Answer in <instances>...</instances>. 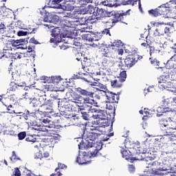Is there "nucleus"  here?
Instances as JSON below:
<instances>
[{
  "label": "nucleus",
  "instance_id": "obj_52",
  "mask_svg": "<svg viewBox=\"0 0 176 176\" xmlns=\"http://www.w3.org/2000/svg\"><path fill=\"white\" fill-rule=\"evenodd\" d=\"M14 176H21V172H20V169L19 168H14Z\"/></svg>",
  "mask_w": 176,
  "mask_h": 176
},
{
  "label": "nucleus",
  "instance_id": "obj_49",
  "mask_svg": "<svg viewBox=\"0 0 176 176\" xmlns=\"http://www.w3.org/2000/svg\"><path fill=\"white\" fill-rule=\"evenodd\" d=\"M23 56L19 54V53H16V54H13L12 56V58H13L14 60H17V58H22Z\"/></svg>",
  "mask_w": 176,
  "mask_h": 176
},
{
  "label": "nucleus",
  "instance_id": "obj_3",
  "mask_svg": "<svg viewBox=\"0 0 176 176\" xmlns=\"http://www.w3.org/2000/svg\"><path fill=\"white\" fill-rule=\"evenodd\" d=\"M170 6L168 3L166 4H162L155 10H148V13L153 17H157V16H166L168 19H175V17L171 16V12H170Z\"/></svg>",
  "mask_w": 176,
  "mask_h": 176
},
{
  "label": "nucleus",
  "instance_id": "obj_48",
  "mask_svg": "<svg viewBox=\"0 0 176 176\" xmlns=\"http://www.w3.org/2000/svg\"><path fill=\"white\" fill-rule=\"evenodd\" d=\"M50 83H58V78L57 76H52Z\"/></svg>",
  "mask_w": 176,
  "mask_h": 176
},
{
  "label": "nucleus",
  "instance_id": "obj_60",
  "mask_svg": "<svg viewBox=\"0 0 176 176\" xmlns=\"http://www.w3.org/2000/svg\"><path fill=\"white\" fill-rule=\"evenodd\" d=\"M34 49H35V45H28V51H29V52H35V51L34 50Z\"/></svg>",
  "mask_w": 176,
  "mask_h": 176
},
{
  "label": "nucleus",
  "instance_id": "obj_27",
  "mask_svg": "<svg viewBox=\"0 0 176 176\" xmlns=\"http://www.w3.org/2000/svg\"><path fill=\"white\" fill-rule=\"evenodd\" d=\"M24 98H25V100H29L30 101V104L33 105V107H36V106L35 104V98H32V96H30L28 93H27V92L25 93Z\"/></svg>",
  "mask_w": 176,
  "mask_h": 176
},
{
  "label": "nucleus",
  "instance_id": "obj_26",
  "mask_svg": "<svg viewBox=\"0 0 176 176\" xmlns=\"http://www.w3.org/2000/svg\"><path fill=\"white\" fill-rule=\"evenodd\" d=\"M162 171H166L163 168H159L158 169L153 170V174L154 175H167V173H162Z\"/></svg>",
  "mask_w": 176,
  "mask_h": 176
},
{
  "label": "nucleus",
  "instance_id": "obj_51",
  "mask_svg": "<svg viewBox=\"0 0 176 176\" xmlns=\"http://www.w3.org/2000/svg\"><path fill=\"white\" fill-rule=\"evenodd\" d=\"M169 129H171L172 130H176V122L175 121H170V126H169Z\"/></svg>",
  "mask_w": 176,
  "mask_h": 176
},
{
  "label": "nucleus",
  "instance_id": "obj_25",
  "mask_svg": "<svg viewBox=\"0 0 176 176\" xmlns=\"http://www.w3.org/2000/svg\"><path fill=\"white\" fill-rule=\"evenodd\" d=\"M23 57L32 58L33 61H35V51H27L25 53H23Z\"/></svg>",
  "mask_w": 176,
  "mask_h": 176
},
{
  "label": "nucleus",
  "instance_id": "obj_36",
  "mask_svg": "<svg viewBox=\"0 0 176 176\" xmlns=\"http://www.w3.org/2000/svg\"><path fill=\"white\" fill-rule=\"evenodd\" d=\"M51 35L54 38H58V35H60V29H58V28L54 29Z\"/></svg>",
  "mask_w": 176,
  "mask_h": 176
},
{
  "label": "nucleus",
  "instance_id": "obj_42",
  "mask_svg": "<svg viewBox=\"0 0 176 176\" xmlns=\"http://www.w3.org/2000/svg\"><path fill=\"white\" fill-rule=\"evenodd\" d=\"M25 141L28 142H36V138H34V135H29L25 138Z\"/></svg>",
  "mask_w": 176,
  "mask_h": 176
},
{
  "label": "nucleus",
  "instance_id": "obj_47",
  "mask_svg": "<svg viewBox=\"0 0 176 176\" xmlns=\"http://www.w3.org/2000/svg\"><path fill=\"white\" fill-rule=\"evenodd\" d=\"M109 30H111V28H106L104 30H102L100 34H102V36L106 34L109 35V36H111V32H109Z\"/></svg>",
  "mask_w": 176,
  "mask_h": 176
},
{
  "label": "nucleus",
  "instance_id": "obj_54",
  "mask_svg": "<svg viewBox=\"0 0 176 176\" xmlns=\"http://www.w3.org/2000/svg\"><path fill=\"white\" fill-rule=\"evenodd\" d=\"M30 43H34V45H39V42H38V41L35 40L34 37H32L30 38V40L29 41Z\"/></svg>",
  "mask_w": 176,
  "mask_h": 176
},
{
  "label": "nucleus",
  "instance_id": "obj_56",
  "mask_svg": "<svg viewBox=\"0 0 176 176\" xmlns=\"http://www.w3.org/2000/svg\"><path fill=\"white\" fill-rule=\"evenodd\" d=\"M91 105H93L94 107H98V102H97L94 99H91L90 103Z\"/></svg>",
  "mask_w": 176,
  "mask_h": 176
},
{
  "label": "nucleus",
  "instance_id": "obj_28",
  "mask_svg": "<svg viewBox=\"0 0 176 176\" xmlns=\"http://www.w3.org/2000/svg\"><path fill=\"white\" fill-rule=\"evenodd\" d=\"M102 3L104 6H108L109 8H118V6H120V3L112 4V3H109L107 1H102Z\"/></svg>",
  "mask_w": 176,
  "mask_h": 176
},
{
  "label": "nucleus",
  "instance_id": "obj_13",
  "mask_svg": "<svg viewBox=\"0 0 176 176\" xmlns=\"http://www.w3.org/2000/svg\"><path fill=\"white\" fill-rule=\"evenodd\" d=\"M98 49L102 57H109L108 54H109V49L108 48V45L104 43H98Z\"/></svg>",
  "mask_w": 176,
  "mask_h": 176
},
{
  "label": "nucleus",
  "instance_id": "obj_7",
  "mask_svg": "<svg viewBox=\"0 0 176 176\" xmlns=\"http://www.w3.org/2000/svg\"><path fill=\"white\" fill-rule=\"evenodd\" d=\"M97 114L93 116L94 119H99V120H106V119H112L111 112L104 110H96Z\"/></svg>",
  "mask_w": 176,
  "mask_h": 176
},
{
  "label": "nucleus",
  "instance_id": "obj_23",
  "mask_svg": "<svg viewBox=\"0 0 176 176\" xmlns=\"http://www.w3.org/2000/svg\"><path fill=\"white\" fill-rule=\"evenodd\" d=\"M157 82L158 87H160V89H163L162 85H164V83L167 82V78L165 76H161L157 78Z\"/></svg>",
  "mask_w": 176,
  "mask_h": 176
},
{
  "label": "nucleus",
  "instance_id": "obj_50",
  "mask_svg": "<svg viewBox=\"0 0 176 176\" xmlns=\"http://www.w3.org/2000/svg\"><path fill=\"white\" fill-rule=\"evenodd\" d=\"M128 168H129V173H133L135 171V166H134V165L133 164L129 165Z\"/></svg>",
  "mask_w": 176,
  "mask_h": 176
},
{
  "label": "nucleus",
  "instance_id": "obj_4",
  "mask_svg": "<svg viewBox=\"0 0 176 176\" xmlns=\"http://www.w3.org/2000/svg\"><path fill=\"white\" fill-rule=\"evenodd\" d=\"M41 16H43V21L45 23H50V24H44L45 27H48V28H53L54 27L52 24H57L60 21V17L56 14H52L49 12L47 10L43 8L42 11L40 12Z\"/></svg>",
  "mask_w": 176,
  "mask_h": 176
},
{
  "label": "nucleus",
  "instance_id": "obj_12",
  "mask_svg": "<svg viewBox=\"0 0 176 176\" xmlns=\"http://www.w3.org/2000/svg\"><path fill=\"white\" fill-rule=\"evenodd\" d=\"M157 117L160 118L161 116H163V115H167V113H170V112H173V110L170 109L169 107H159L157 108Z\"/></svg>",
  "mask_w": 176,
  "mask_h": 176
},
{
  "label": "nucleus",
  "instance_id": "obj_22",
  "mask_svg": "<svg viewBox=\"0 0 176 176\" xmlns=\"http://www.w3.org/2000/svg\"><path fill=\"white\" fill-rule=\"evenodd\" d=\"M122 157H126V160H128V162H134V160H137V157H128L129 156V151H127L126 150H124L122 151H121Z\"/></svg>",
  "mask_w": 176,
  "mask_h": 176
},
{
  "label": "nucleus",
  "instance_id": "obj_20",
  "mask_svg": "<svg viewBox=\"0 0 176 176\" xmlns=\"http://www.w3.org/2000/svg\"><path fill=\"white\" fill-rule=\"evenodd\" d=\"M100 123H101V127H108L110 126L111 123L110 131H112V129H113L112 126L113 124V122H112V118L111 119L107 118L106 120H103V122H101Z\"/></svg>",
  "mask_w": 176,
  "mask_h": 176
},
{
  "label": "nucleus",
  "instance_id": "obj_19",
  "mask_svg": "<svg viewBox=\"0 0 176 176\" xmlns=\"http://www.w3.org/2000/svg\"><path fill=\"white\" fill-rule=\"evenodd\" d=\"M96 9H97V7H94L91 5H89L87 8H85L84 9V10L85 12V13H87V14H94V16H95Z\"/></svg>",
  "mask_w": 176,
  "mask_h": 176
},
{
  "label": "nucleus",
  "instance_id": "obj_24",
  "mask_svg": "<svg viewBox=\"0 0 176 176\" xmlns=\"http://www.w3.org/2000/svg\"><path fill=\"white\" fill-rule=\"evenodd\" d=\"M162 89H166V90H168L169 91H173V89H171L173 87H174V84L170 81H166L164 85H162Z\"/></svg>",
  "mask_w": 176,
  "mask_h": 176
},
{
  "label": "nucleus",
  "instance_id": "obj_10",
  "mask_svg": "<svg viewBox=\"0 0 176 176\" xmlns=\"http://www.w3.org/2000/svg\"><path fill=\"white\" fill-rule=\"evenodd\" d=\"M137 58H138V54H129L128 57L124 59L125 67H126V68H131V67L137 63Z\"/></svg>",
  "mask_w": 176,
  "mask_h": 176
},
{
  "label": "nucleus",
  "instance_id": "obj_41",
  "mask_svg": "<svg viewBox=\"0 0 176 176\" xmlns=\"http://www.w3.org/2000/svg\"><path fill=\"white\" fill-rule=\"evenodd\" d=\"M175 56L176 55H174L169 60H167L166 67H167L168 69L171 68V66H168V65H173V60H175Z\"/></svg>",
  "mask_w": 176,
  "mask_h": 176
},
{
  "label": "nucleus",
  "instance_id": "obj_43",
  "mask_svg": "<svg viewBox=\"0 0 176 176\" xmlns=\"http://www.w3.org/2000/svg\"><path fill=\"white\" fill-rule=\"evenodd\" d=\"M10 160L12 162H16V160H20V157H17V155H16L15 151H12V155L10 157Z\"/></svg>",
  "mask_w": 176,
  "mask_h": 176
},
{
  "label": "nucleus",
  "instance_id": "obj_17",
  "mask_svg": "<svg viewBox=\"0 0 176 176\" xmlns=\"http://www.w3.org/2000/svg\"><path fill=\"white\" fill-rule=\"evenodd\" d=\"M93 146H94L95 151L92 153H91V155L93 157H96L97 156V153H98V151H101L102 149V142H98V143H93Z\"/></svg>",
  "mask_w": 176,
  "mask_h": 176
},
{
  "label": "nucleus",
  "instance_id": "obj_35",
  "mask_svg": "<svg viewBox=\"0 0 176 176\" xmlns=\"http://www.w3.org/2000/svg\"><path fill=\"white\" fill-rule=\"evenodd\" d=\"M89 112L90 111H84V112L80 113H81L82 119H83L84 120H89V119H90V115H89Z\"/></svg>",
  "mask_w": 176,
  "mask_h": 176
},
{
  "label": "nucleus",
  "instance_id": "obj_64",
  "mask_svg": "<svg viewBox=\"0 0 176 176\" xmlns=\"http://www.w3.org/2000/svg\"><path fill=\"white\" fill-rule=\"evenodd\" d=\"M118 82H119L120 83H123V82L126 81V78H123V77H119L118 80H117Z\"/></svg>",
  "mask_w": 176,
  "mask_h": 176
},
{
  "label": "nucleus",
  "instance_id": "obj_16",
  "mask_svg": "<svg viewBox=\"0 0 176 176\" xmlns=\"http://www.w3.org/2000/svg\"><path fill=\"white\" fill-rule=\"evenodd\" d=\"M19 113L22 115L25 120H28L31 119V118H35L36 116L35 112L30 111V110H25L23 113L21 112Z\"/></svg>",
  "mask_w": 176,
  "mask_h": 176
},
{
  "label": "nucleus",
  "instance_id": "obj_63",
  "mask_svg": "<svg viewBox=\"0 0 176 176\" xmlns=\"http://www.w3.org/2000/svg\"><path fill=\"white\" fill-rule=\"evenodd\" d=\"M119 43H122L121 41H118L117 43L114 42L111 46H116L117 47H119V46H120V44Z\"/></svg>",
  "mask_w": 176,
  "mask_h": 176
},
{
  "label": "nucleus",
  "instance_id": "obj_44",
  "mask_svg": "<svg viewBox=\"0 0 176 176\" xmlns=\"http://www.w3.org/2000/svg\"><path fill=\"white\" fill-rule=\"evenodd\" d=\"M60 168L61 170H64V168H67V166L64 164L58 163V168H56L55 169L56 173H57V171H58V170H60Z\"/></svg>",
  "mask_w": 176,
  "mask_h": 176
},
{
  "label": "nucleus",
  "instance_id": "obj_58",
  "mask_svg": "<svg viewBox=\"0 0 176 176\" xmlns=\"http://www.w3.org/2000/svg\"><path fill=\"white\" fill-rule=\"evenodd\" d=\"M32 130H35L36 131H41V125L35 126L32 127Z\"/></svg>",
  "mask_w": 176,
  "mask_h": 176
},
{
  "label": "nucleus",
  "instance_id": "obj_2",
  "mask_svg": "<svg viewBox=\"0 0 176 176\" xmlns=\"http://www.w3.org/2000/svg\"><path fill=\"white\" fill-rule=\"evenodd\" d=\"M101 135L100 133L97 132H84L82 137L85 141L82 140L78 144L79 149H87L88 148H93V143L98 137Z\"/></svg>",
  "mask_w": 176,
  "mask_h": 176
},
{
  "label": "nucleus",
  "instance_id": "obj_30",
  "mask_svg": "<svg viewBox=\"0 0 176 176\" xmlns=\"http://www.w3.org/2000/svg\"><path fill=\"white\" fill-rule=\"evenodd\" d=\"M92 36H93L94 42H96L97 41H100V39L102 38V33L101 32L92 33Z\"/></svg>",
  "mask_w": 176,
  "mask_h": 176
},
{
  "label": "nucleus",
  "instance_id": "obj_32",
  "mask_svg": "<svg viewBox=\"0 0 176 176\" xmlns=\"http://www.w3.org/2000/svg\"><path fill=\"white\" fill-rule=\"evenodd\" d=\"M35 28H33L32 32H24L23 30H19L17 32V35L18 36H25L26 35H28L30 34H32V32H34V31H35Z\"/></svg>",
  "mask_w": 176,
  "mask_h": 176
},
{
  "label": "nucleus",
  "instance_id": "obj_11",
  "mask_svg": "<svg viewBox=\"0 0 176 176\" xmlns=\"http://www.w3.org/2000/svg\"><path fill=\"white\" fill-rule=\"evenodd\" d=\"M103 96L106 97V102H111V104H118L119 100L116 98V94L110 91H103Z\"/></svg>",
  "mask_w": 176,
  "mask_h": 176
},
{
  "label": "nucleus",
  "instance_id": "obj_59",
  "mask_svg": "<svg viewBox=\"0 0 176 176\" xmlns=\"http://www.w3.org/2000/svg\"><path fill=\"white\" fill-rule=\"evenodd\" d=\"M83 100V104H86L87 105H89V104H90L91 99L89 98H85Z\"/></svg>",
  "mask_w": 176,
  "mask_h": 176
},
{
  "label": "nucleus",
  "instance_id": "obj_15",
  "mask_svg": "<svg viewBox=\"0 0 176 176\" xmlns=\"http://www.w3.org/2000/svg\"><path fill=\"white\" fill-rule=\"evenodd\" d=\"M30 39V37H27L25 38H21L18 40H12V44L14 47H17L19 45H27L28 43V40Z\"/></svg>",
  "mask_w": 176,
  "mask_h": 176
},
{
  "label": "nucleus",
  "instance_id": "obj_53",
  "mask_svg": "<svg viewBox=\"0 0 176 176\" xmlns=\"http://www.w3.org/2000/svg\"><path fill=\"white\" fill-rule=\"evenodd\" d=\"M16 49H21L22 50H25V49H27L28 47L25 45L23 44H19V45H17Z\"/></svg>",
  "mask_w": 176,
  "mask_h": 176
},
{
  "label": "nucleus",
  "instance_id": "obj_18",
  "mask_svg": "<svg viewBox=\"0 0 176 176\" xmlns=\"http://www.w3.org/2000/svg\"><path fill=\"white\" fill-rule=\"evenodd\" d=\"M39 100L41 101H44L43 103L41 105V107H43V106H45V107H52L53 105V102L54 100H47L46 99V96H42L39 98Z\"/></svg>",
  "mask_w": 176,
  "mask_h": 176
},
{
  "label": "nucleus",
  "instance_id": "obj_5",
  "mask_svg": "<svg viewBox=\"0 0 176 176\" xmlns=\"http://www.w3.org/2000/svg\"><path fill=\"white\" fill-rule=\"evenodd\" d=\"M58 107L59 108V112L62 116H64L65 118L67 115L71 113L72 112V108H74V106L72 104H69L68 102H58Z\"/></svg>",
  "mask_w": 176,
  "mask_h": 176
},
{
  "label": "nucleus",
  "instance_id": "obj_40",
  "mask_svg": "<svg viewBox=\"0 0 176 176\" xmlns=\"http://www.w3.org/2000/svg\"><path fill=\"white\" fill-rule=\"evenodd\" d=\"M138 2V0H129L125 3H123L122 5H132V6H134V5H137Z\"/></svg>",
  "mask_w": 176,
  "mask_h": 176
},
{
  "label": "nucleus",
  "instance_id": "obj_45",
  "mask_svg": "<svg viewBox=\"0 0 176 176\" xmlns=\"http://www.w3.org/2000/svg\"><path fill=\"white\" fill-rule=\"evenodd\" d=\"M16 89H17V85L14 82H12L10 84V87L8 88L10 91H15Z\"/></svg>",
  "mask_w": 176,
  "mask_h": 176
},
{
  "label": "nucleus",
  "instance_id": "obj_31",
  "mask_svg": "<svg viewBox=\"0 0 176 176\" xmlns=\"http://www.w3.org/2000/svg\"><path fill=\"white\" fill-rule=\"evenodd\" d=\"M91 19H92L91 18H87L85 16H82L79 19L81 25H86V24H87V23H89V21H90V20Z\"/></svg>",
  "mask_w": 176,
  "mask_h": 176
},
{
  "label": "nucleus",
  "instance_id": "obj_39",
  "mask_svg": "<svg viewBox=\"0 0 176 176\" xmlns=\"http://www.w3.org/2000/svg\"><path fill=\"white\" fill-rule=\"evenodd\" d=\"M25 137H27V133L25 131L20 132L18 133V140H19V141L24 140Z\"/></svg>",
  "mask_w": 176,
  "mask_h": 176
},
{
  "label": "nucleus",
  "instance_id": "obj_37",
  "mask_svg": "<svg viewBox=\"0 0 176 176\" xmlns=\"http://www.w3.org/2000/svg\"><path fill=\"white\" fill-rule=\"evenodd\" d=\"M111 86L112 87L120 88L122 87V83H120L118 80H114L113 81H111Z\"/></svg>",
  "mask_w": 176,
  "mask_h": 176
},
{
  "label": "nucleus",
  "instance_id": "obj_9",
  "mask_svg": "<svg viewBox=\"0 0 176 176\" xmlns=\"http://www.w3.org/2000/svg\"><path fill=\"white\" fill-rule=\"evenodd\" d=\"M89 157H91V156H89L87 153L82 152V154H80V151H79V154L77 157L76 162L78 163V164H89L91 162L88 160Z\"/></svg>",
  "mask_w": 176,
  "mask_h": 176
},
{
  "label": "nucleus",
  "instance_id": "obj_57",
  "mask_svg": "<svg viewBox=\"0 0 176 176\" xmlns=\"http://www.w3.org/2000/svg\"><path fill=\"white\" fill-rule=\"evenodd\" d=\"M151 64H153V65H157V67H159L160 62L158 61L157 59H154L153 60H151Z\"/></svg>",
  "mask_w": 176,
  "mask_h": 176
},
{
  "label": "nucleus",
  "instance_id": "obj_46",
  "mask_svg": "<svg viewBox=\"0 0 176 176\" xmlns=\"http://www.w3.org/2000/svg\"><path fill=\"white\" fill-rule=\"evenodd\" d=\"M66 119H70V120H76V116L69 113V115L65 117Z\"/></svg>",
  "mask_w": 176,
  "mask_h": 176
},
{
  "label": "nucleus",
  "instance_id": "obj_8",
  "mask_svg": "<svg viewBox=\"0 0 176 176\" xmlns=\"http://www.w3.org/2000/svg\"><path fill=\"white\" fill-rule=\"evenodd\" d=\"M63 0H49V7H47L46 9H61L62 11L67 10V6L61 5Z\"/></svg>",
  "mask_w": 176,
  "mask_h": 176
},
{
  "label": "nucleus",
  "instance_id": "obj_14",
  "mask_svg": "<svg viewBox=\"0 0 176 176\" xmlns=\"http://www.w3.org/2000/svg\"><path fill=\"white\" fill-rule=\"evenodd\" d=\"M76 91H77V93H79V94H81V96H84L85 97H90L91 98H93L94 96V92L89 91L87 89H83L80 87L76 88Z\"/></svg>",
  "mask_w": 176,
  "mask_h": 176
},
{
  "label": "nucleus",
  "instance_id": "obj_33",
  "mask_svg": "<svg viewBox=\"0 0 176 176\" xmlns=\"http://www.w3.org/2000/svg\"><path fill=\"white\" fill-rule=\"evenodd\" d=\"M82 38L85 41H88V42H94V40H93V33L84 34Z\"/></svg>",
  "mask_w": 176,
  "mask_h": 176
},
{
  "label": "nucleus",
  "instance_id": "obj_62",
  "mask_svg": "<svg viewBox=\"0 0 176 176\" xmlns=\"http://www.w3.org/2000/svg\"><path fill=\"white\" fill-rule=\"evenodd\" d=\"M82 32H87L89 31V28L87 25H85V27L81 28Z\"/></svg>",
  "mask_w": 176,
  "mask_h": 176
},
{
  "label": "nucleus",
  "instance_id": "obj_61",
  "mask_svg": "<svg viewBox=\"0 0 176 176\" xmlns=\"http://www.w3.org/2000/svg\"><path fill=\"white\" fill-rule=\"evenodd\" d=\"M94 86H100V89H104V87H105V85L98 82H94Z\"/></svg>",
  "mask_w": 176,
  "mask_h": 176
},
{
  "label": "nucleus",
  "instance_id": "obj_1",
  "mask_svg": "<svg viewBox=\"0 0 176 176\" xmlns=\"http://www.w3.org/2000/svg\"><path fill=\"white\" fill-rule=\"evenodd\" d=\"M130 10H127L125 12L123 11L121 12L120 11H111L108 12L105 10V9L100 8L99 7H96V10L95 11V16H98L99 17H96L97 20H101V19H105L106 17H111L109 20H111L112 25H111V28L116 24V23H123V20H124V16L128 14Z\"/></svg>",
  "mask_w": 176,
  "mask_h": 176
},
{
  "label": "nucleus",
  "instance_id": "obj_29",
  "mask_svg": "<svg viewBox=\"0 0 176 176\" xmlns=\"http://www.w3.org/2000/svg\"><path fill=\"white\" fill-rule=\"evenodd\" d=\"M106 109H108L109 111L113 110V112L112 115H113V117L115 116L116 109H115V104L113 103H112V102H107Z\"/></svg>",
  "mask_w": 176,
  "mask_h": 176
},
{
  "label": "nucleus",
  "instance_id": "obj_6",
  "mask_svg": "<svg viewBox=\"0 0 176 176\" xmlns=\"http://www.w3.org/2000/svg\"><path fill=\"white\" fill-rule=\"evenodd\" d=\"M148 154L149 151H148L146 148L140 147L136 151L135 153V155H138L136 158V160H146V162H148V160H152L151 157L146 156V155Z\"/></svg>",
  "mask_w": 176,
  "mask_h": 176
},
{
  "label": "nucleus",
  "instance_id": "obj_38",
  "mask_svg": "<svg viewBox=\"0 0 176 176\" xmlns=\"http://www.w3.org/2000/svg\"><path fill=\"white\" fill-rule=\"evenodd\" d=\"M72 97L74 101H82V100H83V97H82V96L75 94L72 95Z\"/></svg>",
  "mask_w": 176,
  "mask_h": 176
},
{
  "label": "nucleus",
  "instance_id": "obj_34",
  "mask_svg": "<svg viewBox=\"0 0 176 176\" xmlns=\"http://www.w3.org/2000/svg\"><path fill=\"white\" fill-rule=\"evenodd\" d=\"M43 107L45 111H40L41 112V113H43V115L45 116L47 115V113H52V111H53V109H52V107H49V106H43Z\"/></svg>",
  "mask_w": 176,
  "mask_h": 176
},
{
  "label": "nucleus",
  "instance_id": "obj_21",
  "mask_svg": "<svg viewBox=\"0 0 176 176\" xmlns=\"http://www.w3.org/2000/svg\"><path fill=\"white\" fill-rule=\"evenodd\" d=\"M78 111L80 113L90 112L91 111V106L87 104H83V105L79 106Z\"/></svg>",
  "mask_w": 176,
  "mask_h": 176
},
{
  "label": "nucleus",
  "instance_id": "obj_55",
  "mask_svg": "<svg viewBox=\"0 0 176 176\" xmlns=\"http://www.w3.org/2000/svg\"><path fill=\"white\" fill-rule=\"evenodd\" d=\"M120 78H124L126 79L127 78V74H126V71H122L120 73Z\"/></svg>",
  "mask_w": 176,
  "mask_h": 176
}]
</instances>
